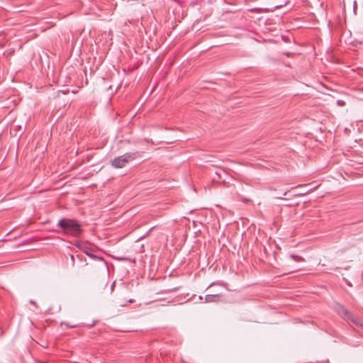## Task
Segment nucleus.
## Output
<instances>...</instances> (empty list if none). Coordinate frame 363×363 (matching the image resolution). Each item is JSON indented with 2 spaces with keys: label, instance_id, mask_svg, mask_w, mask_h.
<instances>
[{
  "label": "nucleus",
  "instance_id": "6e6552de",
  "mask_svg": "<svg viewBox=\"0 0 363 363\" xmlns=\"http://www.w3.org/2000/svg\"><path fill=\"white\" fill-rule=\"evenodd\" d=\"M89 250H86V251H85V253H86L89 257H91V252H90Z\"/></svg>",
  "mask_w": 363,
  "mask_h": 363
},
{
  "label": "nucleus",
  "instance_id": "39448f33",
  "mask_svg": "<svg viewBox=\"0 0 363 363\" xmlns=\"http://www.w3.org/2000/svg\"><path fill=\"white\" fill-rule=\"evenodd\" d=\"M220 298L218 294H208L205 296V302H217Z\"/></svg>",
  "mask_w": 363,
  "mask_h": 363
},
{
  "label": "nucleus",
  "instance_id": "423d86ee",
  "mask_svg": "<svg viewBox=\"0 0 363 363\" xmlns=\"http://www.w3.org/2000/svg\"><path fill=\"white\" fill-rule=\"evenodd\" d=\"M290 258H291L292 259L295 260L296 262H303L304 261V259L299 256V255H290Z\"/></svg>",
  "mask_w": 363,
  "mask_h": 363
},
{
  "label": "nucleus",
  "instance_id": "9d476101",
  "mask_svg": "<svg viewBox=\"0 0 363 363\" xmlns=\"http://www.w3.org/2000/svg\"><path fill=\"white\" fill-rule=\"evenodd\" d=\"M120 306H125L126 305V303H119Z\"/></svg>",
  "mask_w": 363,
  "mask_h": 363
},
{
  "label": "nucleus",
  "instance_id": "20e7f679",
  "mask_svg": "<svg viewBox=\"0 0 363 363\" xmlns=\"http://www.w3.org/2000/svg\"><path fill=\"white\" fill-rule=\"evenodd\" d=\"M342 313L345 317L348 320H350L354 325L359 327H363V322L359 318L353 316L350 311L345 308H342Z\"/></svg>",
  "mask_w": 363,
  "mask_h": 363
},
{
  "label": "nucleus",
  "instance_id": "0eeeda50",
  "mask_svg": "<svg viewBox=\"0 0 363 363\" xmlns=\"http://www.w3.org/2000/svg\"><path fill=\"white\" fill-rule=\"evenodd\" d=\"M115 283L116 281H113L111 285V290L113 291V288H114V286H115Z\"/></svg>",
  "mask_w": 363,
  "mask_h": 363
},
{
  "label": "nucleus",
  "instance_id": "7ed1b4c3",
  "mask_svg": "<svg viewBox=\"0 0 363 363\" xmlns=\"http://www.w3.org/2000/svg\"><path fill=\"white\" fill-rule=\"evenodd\" d=\"M136 154L133 152H126L123 155L116 157L112 162V166L115 168L124 167L129 162L133 160Z\"/></svg>",
  "mask_w": 363,
  "mask_h": 363
},
{
  "label": "nucleus",
  "instance_id": "f257e3e1",
  "mask_svg": "<svg viewBox=\"0 0 363 363\" xmlns=\"http://www.w3.org/2000/svg\"><path fill=\"white\" fill-rule=\"evenodd\" d=\"M57 225L62 228L65 235L77 237L82 233L81 225L73 219L62 218L59 220Z\"/></svg>",
  "mask_w": 363,
  "mask_h": 363
},
{
  "label": "nucleus",
  "instance_id": "1a4fd4ad",
  "mask_svg": "<svg viewBox=\"0 0 363 363\" xmlns=\"http://www.w3.org/2000/svg\"><path fill=\"white\" fill-rule=\"evenodd\" d=\"M133 301H133V299H128V300H127V301H125V303H133Z\"/></svg>",
  "mask_w": 363,
  "mask_h": 363
},
{
  "label": "nucleus",
  "instance_id": "f8f14e48",
  "mask_svg": "<svg viewBox=\"0 0 363 363\" xmlns=\"http://www.w3.org/2000/svg\"><path fill=\"white\" fill-rule=\"evenodd\" d=\"M347 284L349 285V286H351V284L348 281H347Z\"/></svg>",
  "mask_w": 363,
  "mask_h": 363
},
{
  "label": "nucleus",
  "instance_id": "9b49d317",
  "mask_svg": "<svg viewBox=\"0 0 363 363\" xmlns=\"http://www.w3.org/2000/svg\"><path fill=\"white\" fill-rule=\"evenodd\" d=\"M337 103H338V104H342V102H340V101H338Z\"/></svg>",
  "mask_w": 363,
  "mask_h": 363
},
{
  "label": "nucleus",
  "instance_id": "f03ea898",
  "mask_svg": "<svg viewBox=\"0 0 363 363\" xmlns=\"http://www.w3.org/2000/svg\"><path fill=\"white\" fill-rule=\"evenodd\" d=\"M94 245L92 244V246ZM92 268H96L98 267L101 269L104 274V279L102 281V285L104 288L106 287L108 284V268L106 262L104 259L103 257L97 256L94 254V249L92 248Z\"/></svg>",
  "mask_w": 363,
  "mask_h": 363
}]
</instances>
